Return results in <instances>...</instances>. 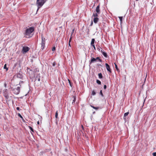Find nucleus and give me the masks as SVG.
<instances>
[{"label": "nucleus", "mask_w": 156, "mask_h": 156, "mask_svg": "<svg viewBox=\"0 0 156 156\" xmlns=\"http://www.w3.org/2000/svg\"><path fill=\"white\" fill-rule=\"evenodd\" d=\"M34 27H31L27 29L25 31V37L27 38H30L32 37L33 34L31 33L34 31Z\"/></svg>", "instance_id": "nucleus-1"}, {"label": "nucleus", "mask_w": 156, "mask_h": 156, "mask_svg": "<svg viewBox=\"0 0 156 156\" xmlns=\"http://www.w3.org/2000/svg\"><path fill=\"white\" fill-rule=\"evenodd\" d=\"M46 1L47 0H37L36 4L38 7L37 11L43 5Z\"/></svg>", "instance_id": "nucleus-2"}, {"label": "nucleus", "mask_w": 156, "mask_h": 156, "mask_svg": "<svg viewBox=\"0 0 156 156\" xmlns=\"http://www.w3.org/2000/svg\"><path fill=\"white\" fill-rule=\"evenodd\" d=\"M12 90L15 94H18L20 92V87H17L13 89Z\"/></svg>", "instance_id": "nucleus-3"}, {"label": "nucleus", "mask_w": 156, "mask_h": 156, "mask_svg": "<svg viewBox=\"0 0 156 156\" xmlns=\"http://www.w3.org/2000/svg\"><path fill=\"white\" fill-rule=\"evenodd\" d=\"M29 49L30 48L27 46L23 47L22 51L23 54H25L28 51Z\"/></svg>", "instance_id": "nucleus-4"}, {"label": "nucleus", "mask_w": 156, "mask_h": 156, "mask_svg": "<svg viewBox=\"0 0 156 156\" xmlns=\"http://www.w3.org/2000/svg\"><path fill=\"white\" fill-rule=\"evenodd\" d=\"M4 95L5 98L6 99H8L9 98V96L8 93V90L7 89H5L3 91Z\"/></svg>", "instance_id": "nucleus-5"}, {"label": "nucleus", "mask_w": 156, "mask_h": 156, "mask_svg": "<svg viewBox=\"0 0 156 156\" xmlns=\"http://www.w3.org/2000/svg\"><path fill=\"white\" fill-rule=\"evenodd\" d=\"M41 38H42V42H41V49H42V50H43L44 47L45 39L44 38H43L42 36Z\"/></svg>", "instance_id": "nucleus-6"}, {"label": "nucleus", "mask_w": 156, "mask_h": 156, "mask_svg": "<svg viewBox=\"0 0 156 156\" xmlns=\"http://www.w3.org/2000/svg\"><path fill=\"white\" fill-rule=\"evenodd\" d=\"M105 66L107 70L110 73H111L112 72L109 65L107 63H106Z\"/></svg>", "instance_id": "nucleus-7"}, {"label": "nucleus", "mask_w": 156, "mask_h": 156, "mask_svg": "<svg viewBox=\"0 0 156 156\" xmlns=\"http://www.w3.org/2000/svg\"><path fill=\"white\" fill-rule=\"evenodd\" d=\"M96 12L98 14H99L100 13V5H98L96 8Z\"/></svg>", "instance_id": "nucleus-8"}, {"label": "nucleus", "mask_w": 156, "mask_h": 156, "mask_svg": "<svg viewBox=\"0 0 156 156\" xmlns=\"http://www.w3.org/2000/svg\"><path fill=\"white\" fill-rule=\"evenodd\" d=\"M96 60L95 58H94L92 57L90 61V64H91L92 63L96 62Z\"/></svg>", "instance_id": "nucleus-9"}, {"label": "nucleus", "mask_w": 156, "mask_h": 156, "mask_svg": "<svg viewBox=\"0 0 156 156\" xmlns=\"http://www.w3.org/2000/svg\"><path fill=\"white\" fill-rule=\"evenodd\" d=\"M101 52L102 53V54H103V55L105 57H107L108 56V55L107 54V53L104 52L103 50L101 49Z\"/></svg>", "instance_id": "nucleus-10"}, {"label": "nucleus", "mask_w": 156, "mask_h": 156, "mask_svg": "<svg viewBox=\"0 0 156 156\" xmlns=\"http://www.w3.org/2000/svg\"><path fill=\"white\" fill-rule=\"evenodd\" d=\"M99 19L98 17H94V23H97Z\"/></svg>", "instance_id": "nucleus-11"}, {"label": "nucleus", "mask_w": 156, "mask_h": 156, "mask_svg": "<svg viewBox=\"0 0 156 156\" xmlns=\"http://www.w3.org/2000/svg\"><path fill=\"white\" fill-rule=\"evenodd\" d=\"M17 77L20 78H22L23 77V76L21 74L19 73L17 74Z\"/></svg>", "instance_id": "nucleus-12"}, {"label": "nucleus", "mask_w": 156, "mask_h": 156, "mask_svg": "<svg viewBox=\"0 0 156 156\" xmlns=\"http://www.w3.org/2000/svg\"><path fill=\"white\" fill-rule=\"evenodd\" d=\"M95 42V39L94 38H93L91 40V41L90 43L91 45H94V43Z\"/></svg>", "instance_id": "nucleus-13"}, {"label": "nucleus", "mask_w": 156, "mask_h": 156, "mask_svg": "<svg viewBox=\"0 0 156 156\" xmlns=\"http://www.w3.org/2000/svg\"><path fill=\"white\" fill-rule=\"evenodd\" d=\"M98 13H93L92 15V16H94V17H97L98 16Z\"/></svg>", "instance_id": "nucleus-14"}, {"label": "nucleus", "mask_w": 156, "mask_h": 156, "mask_svg": "<svg viewBox=\"0 0 156 156\" xmlns=\"http://www.w3.org/2000/svg\"><path fill=\"white\" fill-rule=\"evenodd\" d=\"M96 60H98L99 62H101L102 61V60L99 57H97L96 58H95Z\"/></svg>", "instance_id": "nucleus-15"}, {"label": "nucleus", "mask_w": 156, "mask_h": 156, "mask_svg": "<svg viewBox=\"0 0 156 156\" xmlns=\"http://www.w3.org/2000/svg\"><path fill=\"white\" fill-rule=\"evenodd\" d=\"M98 75L99 78L101 79L102 78V74L101 73H99Z\"/></svg>", "instance_id": "nucleus-16"}, {"label": "nucleus", "mask_w": 156, "mask_h": 156, "mask_svg": "<svg viewBox=\"0 0 156 156\" xmlns=\"http://www.w3.org/2000/svg\"><path fill=\"white\" fill-rule=\"evenodd\" d=\"M129 113V112H127L124 113V119H125V117L128 115Z\"/></svg>", "instance_id": "nucleus-17"}, {"label": "nucleus", "mask_w": 156, "mask_h": 156, "mask_svg": "<svg viewBox=\"0 0 156 156\" xmlns=\"http://www.w3.org/2000/svg\"><path fill=\"white\" fill-rule=\"evenodd\" d=\"M37 80L38 81H40V77H38L37 76L35 78V81Z\"/></svg>", "instance_id": "nucleus-18"}, {"label": "nucleus", "mask_w": 156, "mask_h": 156, "mask_svg": "<svg viewBox=\"0 0 156 156\" xmlns=\"http://www.w3.org/2000/svg\"><path fill=\"white\" fill-rule=\"evenodd\" d=\"M96 82H97V83L99 85H100L101 84V82L99 80H97Z\"/></svg>", "instance_id": "nucleus-19"}, {"label": "nucleus", "mask_w": 156, "mask_h": 156, "mask_svg": "<svg viewBox=\"0 0 156 156\" xmlns=\"http://www.w3.org/2000/svg\"><path fill=\"white\" fill-rule=\"evenodd\" d=\"M55 117L56 119H57L58 118V113L57 111H56V112L55 113Z\"/></svg>", "instance_id": "nucleus-20"}, {"label": "nucleus", "mask_w": 156, "mask_h": 156, "mask_svg": "<svg viewBox=\"0 0 156 156\" xmlns=\"http://www.w3.org/2000/svg\"><path fill=\"white\" fill-rule=\"evenodd\" d=\"M4 69H6L7 70H8V69L6 67V64H5L4 66Z\"/></svg>", "instance_id": "nucleus-21"}, {"label": "nucleus", "mask_w": 156, "mask_h": 156, "mask_svg": "<svg viewBox=\"0 0 156 156\" xmlns=\"http://www.w3.org/2000/svg\"><path fill=\"white\" fill-rule=\"evenodd\" d=\"M96 94V92L94 90H93L92 92V94L93 95H94Z\"/></svg>", "instance_id": "nucleus-22"}, {"label": "nucleus", "mask_w": 156, "mask_h": 156, "mask_svg": "<svg viewBox=\"0 0 156 156\" xmlns=\"http://www.w3.org/2000/svg\"><path fill=\"white\" fill-rule=\"evenodd\" d=\"M119 19H120L121 22L122 21V16H119Z\"/></svg>", "instance_id": "nucleus-23"}, {"label": "nucleus", "mask_w": 156, "mask_h": 156, "mask_svg": "<svg viewBox=\"0 0 156 156\" xmlns=\"http://www.w3.org/2000/svg\"><path fill=\"white\" fill-rule=\"evenodd\" d=\"M29 128L30 129V130H31V131H32L33 132H34V129L32 127L29 126Z\"/></svg>", "instance_id": "nucleus-24"}, {"label": "nucleus", "mask_w": 156, "mask_h": 156, "mask_svg": "<svg viewBox=\"0 0 156 156\" xmlns=\"http://www.w3.org/2000/svg\"><path fill=\"white\" fill-rule=\"evenodd\" d=\"M100 94L101 95L102 97H103L104 95L103 94V93H102V90H101L100 92Z\"/></svg>", "instance_id": "nucleus-25"}, {"label": "nucleus", "mask_w": 156, "mask_h": 156, "mask_svg": "<svg viewBox=\"0 0 156 156\" xmlns=\"http://www.w3.org/2000/svg\"><path fill=\"white\" fill-rule=\"evenodd\" d=\"M74 97V99H73V102H72V103L73 104V103H75V101H76V98L75 97Z\"/></svg>", "instance_id": "nucleus-26"}, {"label": "nucleus", "mask_w": 156, "mask_h": 156, "mask_svg": "<svg viewBox=\"0 0 156 156\" xmlns=\"http://www.w3.org/2000/svg\"><path fill=\"white\" fill-rule=\"evenodd\" d=\"M17 115L18 116H19L20 118H21L22 119H23V117H22V116H21L20 114L18 113V114Z\"/></svg>", "instance_id": "nucleus-27"}, {"label": "nucleus", "mask_w": 156, "mask_h": 156, "mask_svg": "<svg viewBox=\"0 0 156 156\" xmlns=\"http://www.w3.org/2000/svg\"><path fill=\"white\" fill-rule=\"evenodd\" d=\"M101 47H98L97 48V49L99 51H101Z\"/></svg>", "instance_id": "nucleus-28"}, {"label": "nucleus", "mask_w": 156, "mask_h": 156, "mask_svg": "<svg viewBox=\"0 0 156 156\" xmlns=\"http://www.w3.org/2000/svg\"><path fill=\"white\" fill-rule=\"evenodd\" d=\"M91 46H92L94 47V50H96V49L95 47V45H92Z\"/></svg>", "instance_id": "nucleus-29"}, {"label": "nucleus", "mask_w": 156, "mask_h": 156, "mask_svg": "<svg viewBox=\"0 0 156 156\" xmlns=\"http://www.w3.org/2000/svg\"><path fill=\"white\" fill-rule=\"evenodd\" d=\"M55 47H53L52 48V51H55Z\"/></svg>", "instance_id": "nucleus-30"}, {"label": "nucleus", "mask_w": 156, "mask_h": 156, "mask_svg": "<svg viewBox=\"0 0 156 156\" xmlns=\"http://www.w3.org/2000/svg\"><path fill=\"white\" fill-rule=\"evenodd\" d=\"M153 156H156V152H154L153 153Z\"/></svg>", "instance_id": "nucleus-31"}, {"label": "nucleus", "mask_w": 156, "mask_h": 156, "mask_svg": "<svg viewBox=\"0 0 156 156\" xmlns=\"http://www.w3.org/2000/svg\"><path fill=\"white\" fill-rule=\"evenodd\" d=\"M55 62H54L52 64V65L53 66H54L55 65Z\"/></svg>", "instance_id": "nucleus-32"}, {"label": "nucleus", "mask_w": 156, "mask_h": 156, "mask_svg": "<svg viewBox=\"0 0 156 156\" xmlns=\"http://www.w3.org/2000/svg\"><path fill=\"white\" fill-rule=\"evenodd\" d=\"M115 68L116 69L118 70V68L117 67V66L115 64Z\"/></svg>", "instance_id": "nucleus-33"}, {"label": "nucleus", "mask_w": 156, "mask_h": 156, "mask_svg": "<svg viewBox=\"0 0 156 156\" xmlns=\"http://www.w3.org/2000/svg\"><path fill=\"white\" fill-rule=\"evenodd\" d=\"M107 87L105 85L104 86V88L105 89Z\"/></svg>", "instance_id": "nucleus-34"}, {"label": "nucleus", "mask_w": 156, "mask_h": 156, "mask_svg": "<svg viewBox=\"0 0 156 156\" xmlns=\"http://www.w3.org/2000/svg\"><path fill=\"white\" fill-rule=\"evenodd\" d=\"M16 109L17 110H18V111H20V108L19 107H17L16 108Z\"/></svg>", "instance_id": "nucleus-35"}, {"label": "nucleus", "mask_w": 156, "mask_h": 156, "mask_svg": "<svg viewBox=\"0 0 156 156\" xmlns=\"http://www.w3.org/2000/svg\"><path fill=\"white\" fill-rule=\"evenodd\" d=\"M93 24V22L92 21L91 23H90V26H92Z\"/></svg>", "instance_id": "nucleus-36"}, {"label": "nucleus", "mask_w": 156, "mask_h": 156, "mask_svg": "<svg viewBox=\"0 0 156 156\" xmlns=\"http://www.w3.org/2000/svg\"><path fill=\"white\" fill-rule=\"evenodd\" d=\"M90 106H91V107H92V108H93L94 109L95 108V107H94V106H93L92 105H91Z\"/></svg>", "instance_id": "nucleus-37"}, {"label": "nucleus", "mask_w": 156, "mask_h": 156, "mask_svg": "<svg viewBox=\"0 0 156 156\" xmlns=\"http://www.w3.org/2000/svg\"><path fill=\"white\" fill-rule=\"evenodd\" d=\"M98 108H99L98 107H95V109L96 110H98Z\"/></svg>", "instance_id": "nucleus-38"}, {"label": "nucleus", "mask_w": 156, "mask_h": 156, "mask_svg": "<svg viewBox=\"0 0 156 156\" xmlns=\"http://www.w3.org/2000/svg\"><path fill=\"white\" fill-rule=\"evenodd\" d=\"M69 46H70V47L71 46V45H70V43H69Z\"/></svg>", "instance_id": "nucleus-39"}, {"label": "nucleus", "mask_w": 156, "mask_h": 156, "mask_svg": "<svg viewBox=\"0 0 156 156\" xmlns=\"http://www.w3.org/2000/svg\"><path fill=\"white\" fill-rule=\"evenodd\" d=\"M37 124H39V121H38V122H37Z\"/></svg>", "instance_id": "nucleus-40"}, {"label": "nucleus", "mask_w": 156, "mask_h": 156, "mask_svg": "<svg viewBox=\"0 0 156 156\" xmlns=\"http://www.w3.org/2000/svg\"><path fill=\"white\" fill-rule=\"evenodd\" d=\"M74 31V29H73V30L72 32V34H73V32Z\"/></svg>", "instance_id": "nucleus-41"}, {"label": "nucleus", "mask_w": 156, "mask_h": 156, "mask_svg": "<svg viewBox=\"0 0 156 156\" xmlns=\"http://www.w3.org/2000/svg\"><path fill=\"white\" fill-rule=\"evenodd\" d=\"M71 40H70V39H69V43H70V42H71Z\"/></svg>", "instance_id": "nucleus-42"}, {"label": "nucleus", "mask_w": 156, "mask_h": 156, "mask_svg": "<svg viewBox=\"0 0 156 156\" xmlns=\"http://www.w3.org/2000/svg\"><path fill=\"white\" fill-rule=\"evenodd\" d=\"M70 40H71V39H72V37H70Z\"/></svg>", "instance_id": "nucleus-43"}, {"label": "nucleus", "mask_w": 156, "mask_h": 156, "mask_svg": "<svg viewBox=\"0 0 156 156\" xmlns=\"http://www.w3.org/2000/svg\"><path fill=\"white\" fill-rule=\"evenodd\" d=\"M5 87H6V84H5Z\"/></svg>", "instance_id": "nucleus-44"}, {"label": "nucleus", "mask_w": 156, "mask_h": 156, "mask_svg": "<svg viewBox=\"0 0 156 156\" xmlns=\"http://www.w3.org/2000/svg\"><path fill=\"white\" fill-rule=\"evenodd\" d=\"M68 80L69 81V82H70V81H69V80Z\"/></svg>", "instance_id": "nucleus-45"}, {"label": "nucleus", "mask_w": 156, "mask_h": 156, "mask_svg": "<svg viewBox=\"0 0 156 156\" xmlns=\"http://www.w3.org/2000/svg\"><path fill=\"white\" fill-rule=\"evenodd\" d=\"M138 0H136V1H138Z\"/></svg>", "instance_id": "nucleus-46"}, {"label": "nucleus", "mask_w": 156, "mask_h": 156, "mask_svg": "<svg viewBox=\"0 0 156 156\" xmlns=\"http://www.w3.org/2000/svg\"><path fill=\"white\" fill-rule=\"evenodd\" d=\"M1 136V134H0V136Z\"/></svg>", "instance_id": "nucleus-47"}]
</instances>
